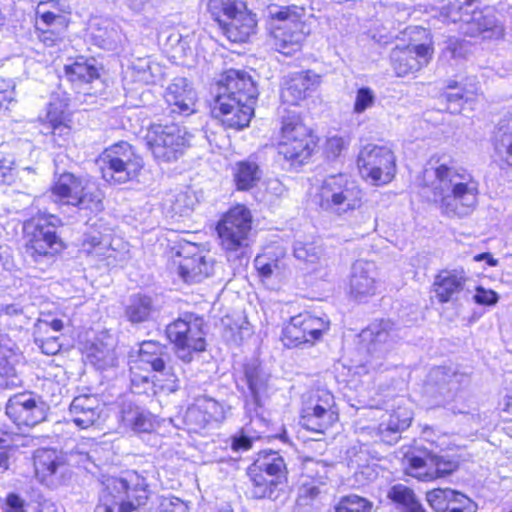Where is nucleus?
I'll return each instance as SVG.
<instances>
[{
	"instance_id": "obj_50",
	"label": "nucleus",
	"mask_w": 512,
	"mask_h": 512,
	"mask_svg": "<svg viewBox=\"0 0 512 512\" xmlns=\"http://www.w3.org/2000/svg\"><path fill=\"white\" fill-rule=\"evenodd\" d=\"M244 377L250 393L254 398H257L259 389L264 384L259 370L256 367H247L244 370Z\"/></svg>"
},
{
	"instance_id": "obj_13",
	"label": "nucleus",
	"mask_w": 512,
	"mask_h": 512,
	"mask_svg": "<svg viewBox=\"0 0 512 512\" xmlns=\"http://www.w3.org/2000/svg\"><path fill=\"white\" fill-rule=\"evenodd\" d=\"M250 496L254 500L276 499L279 486L287 482L288 468L278 451L261 450L246 469Z\"/></svg>"
},
{
	"instance_id": "obj_48",
	"label": "nucleus",
	"mask_w": 512,
	"mask_h": 512,
	"mask_svg": "<svg viewBox=\"0 0 512 512\" xmlns=\"http://www.w3.org/2000/svg\"><path fill=\"white\" fill-rule=\"evenodd\" d=\"M16 167L14 162L0 153V185H10L16 179Z\"/></svg>"
},
{
	"instance_id": "obj_22",
	"label": "nucleus",
	"mask_w": 512,
	"mask_h": 512,
	"mask_svg": "<svg viewBox=\"0 0 512 512\" xmlns=\"http://www.w3.org/2000/svg\"><path fill=\"white\" fill-rule=\"evenodd\" d=\"M166 358V346L159 341L147 340L140 344L137 360L158 375L159 379L154 381L159 393H173L179 388V378L173 368L167 366Z\"/></svg>"
},
{
	"instance_id": "obj_44",
	"label": "nucleus",
	"mask_w": 512,
	"mask_h": 512,
	"mask_svg": "<svg viewBox=\"0 0 512 512\" xmlns=\"http://www.w3.org/2000/svg\"><path fill=\"white\" fill-rule=\"evenodd\" d=\"M373 504L367 498L356 494L339 498L334 505V512H371Z\"/></svg>"
},
{
	"instance_id": "obj_45",
	"label": "nucleus",
	"mask_w": 512,
	"mask_h": 512,
	"mask_svg": "<svg viewBox=\"0 0 512 512\" xmlns=\"http://www.w3.org/2000/svg\"><path fill=\"white\" fill-rule=\"evenodd\" d=\"M159 379L156 373H152L151 369L147 368L145 364H141L136 360L130 367V380L132 386H140L150 384L155 392L157 391V384L154 381Z\"/></svg>"
},
{
	"instance_id": "obj_16",
	"label": "nucleus",
	"mask_w": 512,
	"mask_h": 512,
	"mask_svg": "<svg viewBox=\"0 0 512 512\" xmlns=\"http://www.w3.org/2000/svg\"><path fill=\"white\" fill-rule=\"evenodd\" d=\"M192 138L191 132L175 123H151L144 136L147 149L158 163H172L180 159L192 146Z\"/></svg>"
},
{
	"instance_id": "obj_60",
	"label": "nucleus",
	"mask_w": 512,
	"mask_h": 512,
	"mask_svg": "<svg viewBox=\"0 0 512 512\" xmlns=\"http://www.w3.org/2000/svg\"><path fill=\"white\" fill-rule=\"evenodd\" d=\"M13 87L8 79L0 77V111L12 100Z\"/></svg>"
},
{
	"instance_id": "obj_12",
	"label": "nucleus",
	"mask_w": 512,
	"mask_h": 512,
	"mask_svg": "<svg viewBox=\"0 0 512 512\" xmlns=\"http://www.w3.org/2000/svg\"><path fill=\"white\" fill-rule=\"evenodd\" d=\"M299 424L311 433L325 435L340 421L335 395L325 387H311L300 397Z\"/></svg>"
},
{
	"instance_id": "obj_24",
	"label": "nucleus",
	"mask_w": 512,
	"mask_h": 512,
	"mask_svg": "<svg viewBox=\"0 0 512 512\" xmlns=\"http://www.w3.org/2000/svg\"><path fill=\"white\" fill-rule=\"evenodd\" d=\"M5 413L18 430L32 429L47 418L43 403L28 393L12 395L5 405Z\"/></svg>"
},
{
	"instance_id": "obj_21",
	"label": "nucleus",
	"mask_w": 512,
	"mask_h": 512,
	"mask_svg": "<svg viewBox=\"0 0 512 512\" xmlns=\"http://www.w3.org/2000/svg\"><path fill=\"white\" fill-rule=\"evenodd\" d=\"M42 134L53 147H66L75 133L74 111L67 99L52 98L45 106L44 114L37 117Z\"/></svg>"
},
{
	"instance_id": "obj_18",
	"label": "nucleus",
	"mask_w": 512,
	"mask_h": 512,
	"mask_svg": "<svg viewBox=\"0 0 512 512\" xmlns=\"http://www.w3.org/2000/svg\"><path fill=\"white\" fill-rule=\"evenodd\" d=\"M434 41L430 31L415 27L407 44L396 45L390 53V61L397 77H405L426 67L434 55Z\"/></svg>"
},
{
	"instance_id": "obj_64",
	"label": "nucleus",
	"mask_w": 512,
	"mask_h": 512,
	"mask_svg": "<svg viewBox=\"0 0 512 512\" xmlns=\"http://www.w3.org/2000/svg\"><path fill=\"white\" fill-rule=\"evenodd\" d=\"M43 323L55 332H60L64 329V323L59 318H54L50 321H43Z\"/></svg>"
},
{
	"instance_id": "obj_6",
	"label": "nucleus",
	"mask_w": 512,
	"mask_h": 512,
	"mask_svg": "<svg viewBox=\"0 0 512 512\" xmlns=\"http://www.w3.org/2000/svg\"><path fill=\"white\" fill-rule=\"evenodd\" d=\"M363 189L346 173L324 177L311 193V201L319 212L343 216L363 206Z\"/></svg>"
},
{
	"instance_id": "obj_8",
	"label": "nucleus",
	"mask_w": 512,
	"mask_h": 512,
	"mask_svg": "<svg viewBox=\"0 0 512 512\" xmlns=\"http://www.w3.org/2000/svg\"><path fill=\"white\" fill-rule=\"evenodd\" d=\"M153 490L147 477L136 471H127L121 477L107 480L100 498L103 512H136L152 498Z\"/></svg>"
},
{
	"instance_id": "obj_51",
	"label": "nucleus",
	"mask_w": 512,
	"mask_h": 512,
	"mask_svg": "<svg viewBox=\"0 0 512 512\" xmlns=\"http://www.w3.org/2000/svg\"><path fill=\"white\" fill-rule=\"evenodd\" d=\"M3 512H27L25 500L17 493H8L3 501Z\"/></svg>"
},
{
	"instance_id": "obj_30",
	"label": "nucleus",
	"mask_w": 512,
	"mask_h": 512,
	"mask_svg": "<svg viewBox=\"0 0 512 512\" xmlns=\"http://www.w3.org/2000/svg\"><path fill=\"white\" fill-rule=\"evenodd\" d=\"M403 473L420 482H432V451L410 445L401 458Z\"/></svg>"
},
{
	"instance_id": "obj_5",
	"label": "nucleus",
	"mask_w": 512,
	"mask_h": 512,
	"mask_svg": "<svg viewBox=\"0 0 512 512\" xmlns=\"http://www.w3.org/2000/svg\"><path fill=\"white\" fill-rule=\"evenodd\" d=\"M61 218L55 214L38 212L22 222L21 232L25 253L35 263L55 261L68 248L59 228Z\"/></svg>"
},
{
	"instance_id": "obj_7",
	"label": "nucleus",
	"mask_w": 512,
	"mask_h": 512,
	"mask_svg": "<svg viewBox=\"0 0 512 512\" xmlns=\"http://www.w3.org/2000/svg\"><path fill=\"white\" fill-rule=\"evenodd\" d=\"M214 232L220 250L228 257L240 259L254 242V216L244 203H234L217 219Z\"/></svg>"
},
{
	"instance_id": "obj_35",
	"label": "nucleus",
	"mask_w": 512,
	"mask_h": 512,
	"mask_svg": "<svg viewBox=\"0 0 512 512\" xmlns=\"http://www.w3.org/2000/svg\"><path fill=\"white\" fill-rule=\"evenodd\" d=\"M466 34L482 40H500L505 32L503 25L493 15L477 12L468 21Z\"/></svg>"
},
{
	"instance_id": "obj_28",
	"label": "nucleus",
	"mask_w": 512,
	"mask_h": 512,
	"mask_svg": "<svg viewBox=\"0 0 512 512\" xmlns=\"http://www.w3.org/2000/svg\"><path fill=\"white\" fill-rule=\"evenodd\" d=\"M426 501L434 512H476L477 504L467 495L450 488H433Z\"/></svg>"
},
{
	"instance_id": "obj_1",
	"label": "nucleus",
	"mask_w": 512,
	"mask_h": 512,
	"mask_svg": "<svg viewBox=\"0 0 512 512\" xmlns=\"http://www.w3.org/2000/svg\"><path fill=\"white\" fill-rule=\"evenodd\" d=\"M213 85L215 93L208 103L210 117L226 131L239 132L249 127L259 97L251 74L243 69H225Z\"/></svg>"
},
{
	"instance_id": "obj_63",
	"label": "nucleus",
	"mask_w": 512,
	"mask_h": 512,
	"mask_svg": "<svg viewBox=\"0 0 512 512\" xmlns=\"http://www.w3.org/2000/svg\"><path fill=\"white\" fill-rule=\"evenodd\" d=\"M473 260L475 262L485 261L486 264L490 267H495L498 265V260L496 258H494L490 252H482V253L476 254L473 257Z\"/></svg>"
},
{
	"instance_id": "obj_53",
	"label": "nucleus",
	"mask_w": 512,
	"mask_h": 512,
	"mask_svg": "<svg viewBox=\"0 0 512 512\" xmlns=\"http://www.w3.org/2000/svg\"><path fill=\"white\" fill-rule=\"evenodd\" d=\"M160 505L161 512H190L188 505L176 496L164 497Z\"/></svg>"
},
{
	"instance_id": "obj_9",
	"label": "nucleus",
	"mask_w": 512,
	"mask_h": 512,
	"mask_svg": "<svg viewBox=\"0 0 512 512\" xmlns=\"http://www.w3.org/2000/svg\"><path fill=\"white\" fill-rule=\"evenodd\" d=\"M434 175L440 183L450 182L453 177L460 180L452 185L449 193H444L441 188L433 191L442 214L462 217L472 212L479 194V183L471 173L465 169L459 173L453 167L442 163L435 167Z\"/></svg>"
},
{
	"instance_id": "obj_11",
	"label": "nucleus",
	"mask_w": 512,
	"mask_h": 512,
	"mask_svg": "<svg viewBox=\"0 0 512 512\" xmlns=\"http://www.w3.org/2000/svg\"><path fill=\"white\" fill-rule=\"evenodd\" d=\"M55 203L74 207L87 215H97L104 210V194L89 179L73 172H62L50 186Z\"/></svg>"
},
{
	"instance_id": "obj_33",
	"label": "nucleus",
	"mask_w": 512,
	"mask_h": 512,
	"mask_svg": "<svg viewBox=\"0 0 512 512\" xmlns=\"http://www.w3.org/2000/svg\"><path fill=\"white\" fill-rule=\"evenodd\" d=\"M73 423L80 429H88L100 421L99 400L91 395H79L70 404Z\"/></svg>"
},
{
	"instance_id": "obj_40",
	"label": "nucleus",
	"mask_w": 512,
	"mask_h": 512,
	"mask_svg": "<svg viewBox=\"0 0 512 512\" xmlns=\"http://www.w3.org/2000/svg\"><path fill=\"white\" fill-rule=\"evenodd\" d=\"M478 95V87L474 82L461 84L451 80L446 85L445 98L448 103H466L475 100Z\"/></svg>"
},
{
	"instance_id": "obj_15",
	"label": "nucleus",
	"mask_w": 512,
	"mask_h": 512,
	"mask_svg": "<svg viewBox=\"0 0 512 512\" xmlns=\"http://www.w3.org/2000/svg\"><path fill=\"white\" fill-rule=\"evenodd\" d=\"M165 336L175 355L184 363L207 349V333L204 318L193 312H185L165 327Z\"/></svg>"
},
{
	"instance_id": "obj_17",
	"label": "nucleus",
	"mask_w": 512,
	"mask_h": 512,
	"mask_svg": "<svg viewBox=\"0 0 512 512\" xmlns=\"http://www.w3.org/2000/svg\"><path fill=\"white\" fill-rule=\"evenodd\" d=\"M330 328L326 315L304 310L283 323L279 340L286 349L311 348L323 341Z\"/></svg>"
},
{
	"instance_id": "obj_10",
	"label": "nucleus",
	"mask_w": 512,
	"mask_h": 512,
	"mask_svg": "<svg viewBox=\"0 0 512 512\" xmlns=\"http://www.w3.org/2000/svg\"><path fill=\"white\" fill-rule=\"evenodd\" d=\"M96 164L101 178L109 185L136 181L145 168L142 154L125 140L105 147L97 156Z\"/></svg>"
},
{
	"instance_id": "obj_41",
	"label": "nucleus",
	"mask_w": 512,
	"mask_h": 512,
	"mask_svg": "<svg viewBox=\"0 0 512 512\" xmlns=\"http://www.w3.org/2000/svg\"><path fill=\"white\" fill-rule=\"evenodd\" d=\"M473 3L474 0H448L447 4L440 8L439 16L447 23L463 21L469 14L468 8Z\"/></svg>"
},
{
	"instance_id": "obj_3",
	"label": "nucleus",
	"mask_w": 512,
	"mask_h": 512,
	"mask_svg": "<svg viewBox=\"0 0 512 512\" xmlns=\"http://www.w3.org/2000/svg\"><path fill=\"white\" fill-rule=\"evenodd\" d=\"M207 13L219 34L232 45L252 42L259 32V18L248 0H207Z\"/></svg>"
},
{
	"instance_id": "obj_62",
	"label": "nucleus",
	"mask_w": 512,
	"mask_h": 512,
	"mask_svg": "<svg viewBox=\"0 0 512 512\" xmlns=\"http://www.w3.org/2000/svg\"><path fill=\"white\" fill-rule=\"evenodd\" d=\"M277 267L276 263L267 262L257 266L258 276L262 279H267L272 276L274 268Z\"/></svg>"
},
{
	"instance_id": "obj_52",
	"label": "nucleus",
	"mask_w": 512,
	"mask_h": 512,
	"mask_svg": "<svg viewBox=\"0 0 512 512\" xmlns=\"http://www.w3.org/2000/svg\"><path fill=\"white\" fill-rule=\"evenodd\" d=\"M103 250L102 237L100 234L88 235L81 243V253L89 256L98 254Z\"/></svg>"
},
{
	"instance_id": "obj_31",
	"label": "nucleus",
	"mask_w": 512,
	"mask_h": 512,
	"mask_svg": "<svg viewBox=\"0 0 512 512\" xmlns=\"http://www.w3.org/2000/svg\"><path fill=\"white\" fill-rule=\"evenodd\" d=\"M324 484L323 466L316 461H305L298 479L297 501L305 504L313 502L320 495Z\"/></svg>"
},
{
	"instance_id": "obj_37",
	"label": "nucleus",
	"mask_w": 512,
	"mask_h": 512,
	"mask_svg": "<svg viewBox=\"0 0 512 512\" xmlns=\"http://www.w3.org/2000/svg\"><path fill=\"white\" fill-rule=\"evenodd\" d=\"M66 467V460L55 450L44 449L34 456L35 472L42 480L55 475L58 471L64 472Z\"/></svg>"
},
{
	"instance_id": "obj_34",
	"label": "nucleus",
	"mask_w": 512,
	"mask_h": 512,
	"mask_svg": "<svg viewBox=\"0 0 512 512\" xmlns=\"http://www.w3.org/2000/svg\"><path fill=\"white\" fill-rule=\"evenodd\" d=\"M232 181L238 192H249L257 188L262 171L256 161L243 159L235 162L231 168Z\"/></svg>"
},
{
	"instance_id": "obj_39",
	"label": "nucleus",
	"mask_w": 512,
	"mask_h": 512,
	"mask_svg": "<svg viewBox=\"0 0 512 512\" xmlns=\"http://www.w3.org/2000/svg\"><path fill=\"white\" fill-rule=\"evenodd\" d=\"M376 280L368 274L354 273L349 282L348 295L354 302H366L376 294Z\"/></svg>"
},
{
	"instance_id": "obj_25",
	"label": "nucleus",
	"mask_w": 512,
	"mask_h": 512,
	"mask_svg": "<svg viewBox=\"0 0 512 512\" xmlns=\"http://www.w3.org/2000/svg\"><path fill=\"white\" fill-rule=\"evenodd\" d=\"M168 116L188 117L196 112L197 93L186 78H175L163 93Z\"/></svg>"
},
{
	"instance_id": "obj_56",
	"label": "nucleus",
	"mask_w": 512,
	"mask_h": 512,
	"mask_svg": "<svg viewBox=\"0 0 512 512\" xmlns=\"http://www.w3.org/2000/svg\"><path fill=\"white\" fill-rule=\"evenodd\" d=\"M498 412L502 422L512 424V389L499 401Z\"/></svg>"
},
{
	"instance_id": "obj_58",
	"label": "nucleus",
	"mask_w": 512,
	"mask_h": 512,
	"mask_svg": "<svg viewBox=\"0 0 512 512\" xmlns=\"http://www.w3.org/2000/svg\"><path fill=\"white\" fill-rule=\"evenodd\" d=\"M507 138L508 143L505 145L503 154H501L500 168H512V131L503 134Z\"/></svg>"
},
{
	"instance_id": "obj_57",
	"label": "nucleus",
	"mask_w": 512,
	"mask_h": 512,
	"mask_svg": "<svg viewBox=\"0 0 512 512\" xmlns=\"http://www.w3.org/2000/svg\"><path fill=\"white\" fill-rule=\"evenodd\" d=\"M372 341L381 342L386 341L390 334V326L385 320H379L370 327Z\"/></svg>"
},
{
	"instance_id": "obj_61",
	"label": "nucleus",
	"mask_w": 512,
	"mask_h": 512,
	"mask_svg": "<svg viewBox=\"0 0 512 512\" xmlns=\"http://www.w3.org/2000/svg\"><path fill=\"white\" fill-rule=\"evenodd\" d=\"M43 353L47 355H55L61 349L58 337L48 338L46 340H40L39 344Z\"/></svg>"
},
{
	"instance_id": "obj_32",
	"label": "nucleus",
	"mask_w": 512,
	"mask_h": 512,
	"mask_svg": "<svg viewBox=\"0 0 512 512\" xmlns=\"http://www.w3.org/2000/svg\"><path fill=\"white\" fill-rule=\"evenodd\" d=\"M413 412L406 406H397L392 409L387 422L381 423L377 428V435L381 442L394 444L400 439V434L407 430L412 423Z\"/></svg>"
},
{
	"instance_id": "obj_2",
	"label": "nucleus",
	"mask_w": 512,
	"mask_h": 512,
	"mask_svg": "<svg viewBox=\"0 0 512 512\" xmlns=\"http://www.w3.org/2000/svg\"><path fill=\"white\" fill-rule=\"evenodd\" d=\"M321 138L303 113L284 108L276 118L271 146L290 170L299 171L313 162Z\"/></svg>"
},
{
	"instance_id": "obj_49",
	"label": "nucleus",
	"mask_w": 512,
	"mask_h": 512,
	"mask_svg": "<svg viewBox=\"0 0 512 512\" xmlns=\"http://www.w3.org/2000/svg\"><path fill=\"white\" fill-rule=\"evenodd\" d=\"M131 426L137 433H152L156 430L157 422L152 416L139 413L134 417Z\"/></svg>"
},
{
	"instance_id": "obj_36",
	"label": "nucleus",
	"mask_w": 512,
	"mask_h": 512,
	"mask_svg": "<svg viewBox=\"0 0 512 512\" xmlns=\"http://www.w3.org/2000/svg\"><path fill=\"white\" fill-rule=\"evenodd\" d=\"M387 498L402 512H428L414 490L407 485L398 483L391 486Z\"/></svg>"
},
{
	"instance_id": "obj_46",
	"label": "nucleus",
	"mask_w": 512,
	"mask_h": 512,
	"mask_svg": "<svg viewBox=\"0 0 512 512\" xmlns=\"http://www.w3.org/2000/svg\"><path fill=\"white\" fill-rule=\"evenodd\" d=\"M432 482L445 478L459 468V461L454 458H445L432 452Z\"/></svg>"
},
{
	"instance_id": "obj_23",
	"label": "nucleus",
	"mask_w": 512,
	"mask_h": 512,
	"mask_svg": "<svg viewBox=\"0 0 512 512\" xmlns=\"http://www.w3.org/2000/svg\"><path fill=\"white\" fill-rule=\"evenodd\" d=\"M321 75L311 69L292 72L283 78L280 86V108L290 109L292 106H301L307 103L320 84Z\"/></svg>"
},
{
	"instance_id": "obj_27",
	"label": "nucleus",
	"mask_w": 512,
	"mask_h": 512,
	"mask_svg": "<svg viewBox=\"0 0 512 512\" xmlns=\"http://www.w3.org/2000/svg\"><path fill=\"white\" fill-rule=\"evenodd\" d=\"M468 282V276L463 268L441 269L435 276L431 291L440 304L456 301Z\"/></svg>"
},
{
	"instance_id": "obj_29",
	"label": "nucleus",
	"mask_w": 512,
	"mask_h": 512,
	"mask_svg": "<svg viewBox=\"0 0 512 512\" xmlns=\"http://www.w3.org/2000/svg\"><path fill=\"white\" fill-rule=\"evenodd\" d=\"M101 68L96 65L93 58L78 55L70 58V62L63 67V73L68 83L74 88L90 87L101 77Z\"/></svg>"
},
{
	"instance_id": "obj_43",
	"label": "nucleus",
	"mask_w": 512,
	"mask_h": 512,
	"mask_svg": "<svg viewBox=\"0 0 512 512\" xmlns=\"http://www.w3.org/2000/svg\"><path fill=\"white\" fill-rule=\"evenodd\" d=\"M152 299L146 295H137L126 309L128 319L134 323L147 320L151 314Z\"/></svg>"
},
{
	"instance_id": "obj_4",
	"label": "nucleus",
	"mask_w": 512,
	"mask_h": 512,
	"mask_svg": "<svg viewBox=\"0 0 512 512\" xmlns=\"http://www.w3.org/2000/svg\"><path fill=\"white\" fill-rule=\"evenodd\" d=\"M306 9L296 4L278 6L265 19L268 41L274 51L285 57L301 53L310 28L305 21Z\"/></svg>"
},
{
	"instance_id": "obj_38",
	"label": "nucleus",
	"mask_w": 512,
	"mask_h": 512,
	"mask_svg": "<svg viewBox=\"0 0 512 512\" xmlns=\"http://www.w3.org/2000/svg\"><path fill=\"white\" fill-rule=\"evenodd\" d=\"M82 352L86 355L90 363L98 369H106L116 364L117 358L114 349L102 340L87 342L83 346Z\"/></svg>"
},
{
	"instance_id": "obj_19",
	"label": "nucleus",
	"mask_w": 512,
	"mask_h": 512,
	"mask_svg": "<svg viewBox=\"0 0 512 512\" xmlns=\"http://www.w3.org/2000/svg\"><path fill=\"white\" fill-rule=\"evenodd\" d=\"M356 167L363 180L374 186H385L396 177L397 157L387 144L367 143L359 149Z\"/></svg>"
},
{
	"instance_id": "obj_47",
	"label": "nucleus",
	"mask_w": 512,
	"mask_h": 512,
	"mask_svg": "<svg viewBox=\"0 0 512 512\" xmlns=\"http://www.w3.org/2000/svg\"><path fill=\"white\" fill-rule=\"evenodd\" d=\"M375 103V94L369 87H361L356 91L355 101L353 104V112L362 114L371 108Z\"/></svg>"
},
{
	"instance_id": "obj_14",
	"label": "nucleus",
	"mask_w": 512,
	"mask_h": 512,
	"mask_svg": "<svg viewBox=\"0 0 512 512\" xmlns=\"http://www.w3.org/2000/svg\"><path fill=\"white\" fill-rule=\"evenodd\" d=\"M167 262L187 285L200 284L214 276L216 260L201 245L178 242L167 250Z\"/></svg>"
},
{
	"instance_id": "obj_55",
	"label": "nucleus",
	"mask_w": 512,
	"mask_h": 512,
	"mask_svg": "<svg viewBox=\"0 0 512 512\" xmlns=\"http://www.w3.org/2000/svg\"><path fill=\"white\" fill-rule=\"evenodd\" d=\"M347 148V141L341 136H333L326 141V153L331 158H337Z\"/></svg>"
},
{
	"instance_id": "obj_20",
	"label": "nucleus",
	"mask_w": 512,
	"mask_h": 512,
	"mask_svg": "<svg viewBox=\"0 0 512 512\" xmlns=\"http://www.w3.org/2000/svg\"><path fill=\"white\" fill-rule=\"evenodd\" d=\"M71 9L62 0H40L35 8L34 31L46 47L62 42L71 24Z\"/></svg>"
},
{
	"instance_id": "obj_42",
	"label": "nucleus",
	"mask_w": 512,
	"mask_h": 512,
	"mask_svg": "<svg viewBox=\"0 0 512 512\" xmlns=\"http://www.w3.org/2000/svg\"><path fill=\"white\" fill-rule=\"evenodd\" d=\"M19 435L9 428L0 427V469L6 471L10 467V458L18 450L15 444Z\"/></svg>"
},
{
	"instance_id": "obj_26",
	"label": "nucleus",
	"mask_w": 512,
	"mask_h": 512,
	"mask_svg": "<svg viewBox=\"0 0 512 512\" xmlns=\"http://www.w3.org/2000/svg\"><path fill=\"white\" fill-rule=\"evenodd\" d=\"M223 407L215 399L199 395L187 406L183 422L189 430L198 431L223 418Z\"/></svg>"
},
{
	"instance_id": "obj_54",
	"label": "nucleus",
	"mask_w": 512,
	"mask_h": 512,
	"mask_svg": "<svg viewBox=\"0 0 512 512\" xmlns=\"http://www.w3.org/2000/svg\"><path fill=\"white\" fill-rule=\"evenodd\" d=\"M474 301L479 305L492 306L498 301V295L494 290L477 286L474 294Z\"/></svg>"
},
{
	"instance_id": "obj_59",
	"label": "nucleus",
	"mask_w": 512,
	"mask_h": 512,
	"mask_svg": "<svg viewBox=\"0 0 512 512\" xmlns=\"http://www.w3.org/2000/svg\"><path fill=\"white\" fill-rule=\"evenodd\" d=\"M253 440L249 436L241 433L231 439V448L233 451H248L252 448Z\"/></svg>"
}]
</instances>
